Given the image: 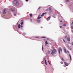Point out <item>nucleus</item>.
<instances>
[{"label": "nucleus", "mask_w": 73, "mask_h": 73, "mask_svg": "<svg viewBox=\"0 0 73 73\" xmlns=\"http://www.w3.org/2000/svg\"><path fill=\"white\" fill-rule=\"evenodd\" d=\"M14 3L16 5H19V2L17 0H15L14 1Z\"/></svg>", "instance_id": "obj_1"}, {"label": "nucleus", "mask_w": 73, "mask_h": 73, "mask_svg": "<svg viewBox=\"0 0 73 73\" xmlns=\"http://www.w3.org/2000/svg\"><path fill=\"white\" fill-rule=\"evenodd\" d=\"M59 54H60V51L62 52V49L61 47H60L59 49Z\"/></svg>", "instance_id": "obj_2"}, {"label": "nucleus", "mask_w": 73, "mask_h": 73, "mask_svg": "<svg viewBox=\"0 0 73 73\" xmlns=\"http://www.w3.org/2000/svg\"><path fill=\"white\" fill-rule=\"evenodd\" d=\"M20 27L21 28H23V25H20V24H19L18 25V28H20Z\"/></svg>", "instance_id": "obj_3"}, {"label": "nucleus", "mask_w": 73, "mask_h": 73, "mask_svg": "<svg viewBox=\"0 0 73 73\" xmlns=\"http://www.w3.org/2000/svg\"><path fill=\"white\" fill-rule=\"evenodd\" d=\"M6 12H7V10L6 9H5L3 11V13L4 14H5V13H6Z\"/></svg>", "instance_id": "obj_4"}, {"label": "nucleus", "mask_w": 73, "mask_h": 73, "mask_svg": "<svg viewBox=\"0 0 73 73\" xmlns=\"http://www.w3.org/2000/svg\"><path fill=\"white\" fill-rule=\"evenodd\" d=\"M51 17L50 16H49L48 17L47 19V21H49V20H50V19Z\"/></svg>", "instance_id": "obj_5"}, {"label": "nucleus", "mask_w": 73, "mask_h": 73, "mask_svg": "<svg viewBox=\"0 0 73 73\" xmlns=\"http://www.w3.org/2000/svg\"><path fill=\"white\" fill-rule=\"evenodd\" d=\"M45 14H46V13H42V15H41V16H44V15H45Z\"/></svg>", "instance_id": "obj_6"}, {"label": "nucleus", "mask_w": 73, "mask_h": 73, "mask_svg": "<svg viewBox=\"0 0 73 73\" xmlns=\"http://www.w3.org/2000/svg\"><path fill=\"white\" fill-rule=\"evenodd\" d=\"M56 51V50L55 49H54L52 50V52L53 53H55Z\"/></svg>", "instance_id": "obj_7"}, {"label": "nucleus", "mask_w": 73, "mask_h": 73, "mask_svg": "<svg viewBox=\"0 0 73 73\" xmlns=\"http://www.w3.org/2000/svg\"><path fill=\"white\" fill-rule=\"evenodd\" d=\"M67 39L68 41H70V38H69V37H68Z\"/></svg>", "instance_id": "obj_8"}, {"label": "nucleus", "mask_w": 73, "mask_h": 73, "mask_svg": "<svg viewBox=\"0 0 73 73\" xmlns=\"http://www.w3.org/2000/svg\"><path fill=\"white\" fill-rule=\"evenodd\" d=\"M64 64L66 65V66H68V63L66 62H65Z\"/></svg>", "instance_id": "obj_9"}, {"label": "nucleus", "mask_w": 73, "mask_h": 73, "mask_svg": "<svg viewBox=\"0 0 73 73\" xmlns=\"http://www.w3.org/2000/svg\"><path fill=\"white\" fill-rule=\"evenodd\" d=\"M38 19H41V17H40V15H39L38 17Z\"/></svg>", "instance_id": "obj_10"}, {"label": "nucleus", "mask_w": 73, "mask_h": 73, "mask_svg": "<svg viewBox=\"0 0 73 73\" xmlns=\"http://www.w3.org/2000/svg\"><path fill=\"white\" fill-rule=\"evenodd\" d=\"M45 44H45V45L46 46V45H47V44H48V42H47V41H46L45 42Z\"/></svg>", "instance_id": "obj_11"}, {"label": "nucleus", "mask_w": 73, "mask_h": 73, "mask_svg": "<svg viewBox=\"0 0 73 73\" xmlns=\"http://www.w3.org/2000/svg\"><path fill=\"white\" fill-rule=\"evenodd\" d=\"M64 51L66 53V49L65 48H64Z\"/></svg>", "instance_id": "obj_12"}, {"label": "nucleus", "mask_w": 73, "mask_h": 73, "mask_svg": "<svg viewBox=\"0 0 73 73\" xmlns=\"http://www.w3.org/2000/svg\"><path fill=\"white\" fill-rule=\"evenodd\" d=\"M69 56L70 58V60H72V57H71V55H70V54H69Z\"/></svg>", "instance_id": "obj_13"}, {"label": "nucleus", "mask_w": 73, "mask_h": 73, "mask_svg": "<svg viewBox=\"0 0 73 73\" xmlns=\"http://www.w3.org/2000/svg\"><path fill=\"white\" fill-rule=\"evenodd\" d=\"M30 17H32V14H30Z\"/></svg>", "instance_id": "obj_14"}, {"label": "nucleus", "mask_w": 73, "mask_h": 73, "mask_svg": "<svg viewBox=\"0 0 73 73\" xmlns=\"http://www.w3.org/2000/svg\"><path fill=\"white\" fill-rule=\"evenodd\" d=\"M51 9H52V8L51 7H50L49 8V11L51 12V11H51Z\"/></svg>", "instance_id": "obj_15"}, {"label": "nucleus", "mask_w": 73, "mask_h": 73, "mask_svg": "<svg viewBox=\"0 0 73 73\" xmlns=\"http://www.w3.org/2000/svg\"><path fill=\"white\" fill-rule=\"evenodd\" d=\"M66 2H67V3L69 2V0H66Z\"/></svg>", "instance_id": "obj_16"}, {"label": "nucleus", "mask_w": 73, "mask_h": 73, "mask_svg": "<svg viewBox=\"0 0 73 73\" xmlns=\"http://www.w3.org/2000/svg\"><path fill=\"white\" fill-rule=\"evenodd\" d=\"M45 64L46 65H47V62H46V60H45Z\"/></svg>", "instance_id": "obj_17"}, {"label": "nucleus", "mask_w": 73, "mask_h": 73, "mask_svg": "<svg viewBox=\"0 0 73 73\" xmlns=\"http://www.w3.org/2000/svg\"><path fill=\"white\" fill-rule=\"evenodd\" d=\"M43 48H44V45L43 44H42V50H43Z\"/></svg>", "instance_id": "obj_18"}, {"label": "nucleus", "mask_w": 73, "mask_h": 73, "mask_svg": "<svg viewBox=\"0 0 73 73\" xmlns=\"http://www.w3.org/2000/svg\"><path fill=\"white\" fill-rule=\"evenodd\" d=\"M23 22H21V25H23Z\"/></svg>", "instance_id": "obj_19"}, {"label": "nucleus", "mask_w": 73, "mask_h": 73, "mask_svg": "<svg viewBox=\"0 0 73 73\" xmlns=\"http://www.w3.org/2000/svg\"><path fill=\"white\" fill-rule=\"evenodd\" d=\"M54 53L52 52L51 53V54H54Z\"/></svg>", "instance_id": "obj_20"}, {"label": "nucleus", "mask_w": 73, "mask_h": 73, "mask_svg": "<svg viewBox=\"0 0 73 73\" xmlns=\"http://www.w3.org/2000/svg\"><path fill=\"white\" fill-rule=\"evenodd\" d=\"M60 63H61V64H64V62H60Z\"/></svg>", "instance_id": "obj_21"}, {"label": "nucleus", "mask_w": 73, "mask_h": 73, "mask_svg": "<svg viewBox=\"0 0 73 73\" xmlns=\"http://www.w3.org/2000/svg\"><path fill=\"white\" fill-rule=\"evenodd\" d=\"M63 41H64V42H66V41H65V40H64V39L63 40Z\"/></svg>", "instance_id": "obj_22"}, {"label": "nucleus", "mask_w": 73, "mask_h": 73, "mask_svg": "<svg viewBox=\"0 0 73 73\" xmlns=\"http://www.w3.org/2000/svg\"><path fill=\"white\" fill-rule=\"evenodd\" d=\"M46 39H47V40H49L50 39L49 38H46Z\"/></svg>", "instance_id": "obj_23"}, {"label": "nucleus", "mask_w": 73, "mask_h": 73, "mask_svg": "<svg viewBox=\"0 0 73 73\" xmlns=\"http://www.w3.org/2000/svg\"><path fill=\"white\" fill-rule=\"evenodd\" d=\"M37 21H38V23H40V20H38Z\"/></svg>", "instance_id": "obj_24"}, {"label": "nucleus", "mask_w": 73, "mask_h": 73, "mask_svg": "<svg viewBox=\"0 0 73 73\" xmlns=\"http://www.w3.org/2000/svg\"><path fill=\"white\" fill-rule=\"evenodd\" d=\"M62 61H64V59H63V58H62Z\"/></svg>", "instance_id": "obj_25"}, {"label": "nucleus", "mask_w": 73, "mask_h": 73, "mask_svg": "<svg viewBox=\"0 0 73 73\" xmlns=\"http://www.w3.org/2000/svg\"><path fill=\"white\" fill-rule=\"evenodd\" d=\"M64 26L65 27H66V24H64Z\"/></svg>", "instance_id": "obj_26"}, {"label": "nucleus", "mask_w": 73, "mask_h": 73, "mask_svg": "<svg viewBox=\"0 0 73 73\" xmlns=\"http://www.w3.org/2000/svg\"><path fill=\"white\" fill-rule=\"evenodd\" d=\"M71 28L73 29V26H71Z\"/></svg>", "instance_id": "obj_27"}, {"label": "nucleus", "mask_w": 73, "mask_h": 73, "mask_svg": "<svg viewBox=\"0 0 73 73\" xmlns=\"http://www.w3.org/2000/svg\"><path fill=\"white\" fill-rule=\"evenodd\" d=\"M66 37H67V36H65V38H66Z\"/></svg>", "instance_id": "obj_28"}, {"label": "nucleus", "mask_w": 73, "mask_h": 73, "mask_svg": "<svg viewBox=\"0 0 73 73\" xmlns=\"http://www.w3.org/2000/svg\"><path fill=\"white\" fill-rule=\"evenodd\" d=\"M40 8H41V7H40L38 8V9H40Z\"/></svg>", "instance_id": "obj_29"}, {"label": "nucleus", "mask_w": 73, "mask_h": 73, "mask_svg": "<svg viewBox=\"0 0 73 73\" xmlns=\"http://www.w3.org/2000/svg\"><path fill=\"white\" fill-rule=\"evenodd\" d=\"M26 1L27 2V1H28L29 0H26Z\"/></svg>", "instance_id": "obj_30"}, {"label": "nucleus", "mask_w": 73, "mask_h": 73, "mask_svg": "<svg viewBox=\"0 0 73 73\" xmlns=\"http://www.w3.org/2000/svg\"><path fill=\"white\" fill-rule=\"evenodd\" d=\"M73 21L72 22V23H71L72 25H73Z\"/></svg>", "instance_id": "obj_31"}, {"label": "nucleus", "mask_w": 73, "mask_h": 73, "mask_svg": "<svg viewBox=\"0 0 73 73\" xmlns=\"http://www.w3.org/2000/svg\"><path fill=\"white\" fill-rule=\"evenodd\" d=\"M21 21H22V22H23V19Z\"/></svg>", "instance_id": "obj_32"}, {"label": "nucleus", "mask_w": 73, "mask_h": 73, "mask_svg": "<svg viewBox=\"0 0 73 73\" xmlns=\"http://www.w3.org/2000/svg\"><path fill=\"white\" fill-rule=\"evenodd\" d=\"M72 45H73V42H72Z\"/></svg>", "instance_id": "obj_33"}, {"label": "nucleus", "mask_w": 73, "mask_h": 73, "mask_svg": "<svg viewBox=\"0 0 73 73\" xmlns=\"http://www.w3.org/2000/svg\"><path fill=\"white\" fill-rule=\"evenodd\" d=\"M12 9H11V11H14V10H12Z\"/></svg>", "instance_id": "obj_34"}, {"label": "nucleus", "mask_w": 73, "mask_h": 73, "mask_svg": "<svg viewBox=\"0 0 73 73\" xmlns=\"http://www.w3.org/2000/svg\"><path fill=\"white\" fill-rule=\"evenodd\" d=\"M46 37H42V38H46Z\"/></svg>", "instance_id": "obj_35"}, {"label": "nucleus", "mask_w": 73, "mask_h": 73, "mask_svg": "<svg viewBox=\"0 0 73 73\" xmlns=\"http://www.w3.org/2000/svg\"><path fill=\"white\" fill-rule=\"evenodd\" d=\"M60 28H62V27L60 26Z\"/></svg>", "instance_id": "obj_36"}, {"label": "nucleus", "mask_w": 73, "mask_h": 73, "mask_svg": "<svg viewBox=\"0 0 73 73\" xmlns=\"http://www.w3.org/2000/svg\"><path fill=\"white\" fill-rule=\"evenodd\" d=\"M62 21H60V22L62 23Z\"/></svg>", "instance_id": "obj_37"}, {"label": "nucleus", "mask_w": 73, "mask_h": 73, "mask_svg": "<svg viewBox=\"0 0 73 73\" xmlns=\"http://www.w3.org/2000/svg\"><path fill=\"white\" fill-rule=\"evenodd\" d=\"M31 21H32V19H31Z\"/></svg>", "instance_id": "obj_38"}, {"label": "nucleus", "mask_w": 73, "mask_h": 73, "mask_svg": "<svg viewBox=\"0 0 73 73\" xmlns=\"http://www.w3.org/2000/svg\"><path fill=\"white\" fill-rule=\"evenodd\" d=\"M67 52L68 53H69V51H68Z\"/></svg>", "instance_id": "obj_39"}, {"label": "nucleus", "mask_w": 73, "mask_h": 73, "mask_svg": "<svg viewBox=\"0 0 73 73\" xmlns=\"http://www.w3.org/2000/svg\"><path fill=\"white\" fill-rule=\"evenodd\" d=\"M14 15H15V16H16V14H15Z\"/></svg>", "instance_id": "obj_40"}, {"label": "nucleus", "mask_w": 73, "mask_h": 73, "mask_svg": "<svg viewBox=\"0 0 73 73\" xmlns=\"http://www.w3.org/2000/svg\"><path fill=\"white\" fill-rule=\"evenodd\" d=\"M36 38H38V37H36Z\"/></svg>", "instance_id": "obj_41"}, {"label": "nucleus", "mask_w": 73, "mask_h": 73, "mask_svg": "<svg viewBox=\"0 0 73 73\" xmlns=\"http://www.w3.org/2000/svg\"><path fill=\"white\" fill-rule=\"evenodd\" d=\"M49 64H50V63H49Z\"/></svg>", "instance_id": "obj_42"}]
</instances>
